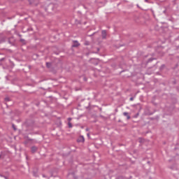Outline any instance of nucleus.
Here are the masks:
<instances>
[{
    "label": "nucleus",
    "mask_w": 179,
    "mask_h": 179,
    "mask_svg": "<svg viewBox=\"0 0 179 179\" xmlns=\"http://www.w3.org/2000/svg\"><path fill=\"white\" fill-rule=\"evenodd\" d=\"M1 156L0 155V159H1Z\"/></svg>",
    "instance_id": "9b49d317"
},
{
    "label": "nucleus",
    "mask_w": 179,
    "mask_h": 179,
    "mask_svg": "<svg viewBox=\"0 0 179 179\" xmlns=\"http://www.w3.org/2000/svg\"><path fill=\"white\" fill-rule=\"evenodd\" d=\"M148 0H145V2H148Z\"/></svg>",
    "instance_id": "1a4fd4ad"
},
{
    "label": "nucleus",
    "mask_w": 179,
    "mask_h": 179,
    "mask_svg": "<svg viewBox=\"0 0 179 179\" xmlns=\"http://www.w3.org/2000/svg\"><path fill=\"white\" fill-rule=\"evenodd\" d=\"M130 100H131V101H132V100H133V99H132V98H131V99H130Z\"/></svg>",
    "instance_id": "9d476101"
},
{
    "label": "nucleus",
    "mask_w": 179,
    "mask_h": 179,
    "mask_svg": "<svg viewBox=\"0 0 179 179\" xmlns=\"http://www.w3.org/2000/svg\"><path fill=\"white\" fill-rule=\"evenodd\" d=\"M73 47H79V43L78 41H74Z\"/></svg>",
    "instance_id": "7ed1b4c3"
},
{
    "label": "nucleus",
    "mask_w": 179,
    "mask_h": 179,
    "mask_svg": "<svg viewBox=\"0 0 179 179\" xmlns=\"http://www.w3.org/2000/svg\"><path fill=\"white\" fill-rule=\"evenodd\" d=\"M68 120H69V121H71V120H72V119L71 117H69Z\"/></svg>",
    "instance_id": "0eeeda50"
},
{
    "label": "nucleus",
    "mask_w": 179,
    "mask_h": 179,
    "mask_svg": "<svg viewBox=\"0 0 179 179\" xmlns=\"http://www.w3.org/2000/svg\"><path fill=\"white\" fill-rule=\"evenodd\" d=\"M69 128H72V124H71V122H69Z\"/></svg>",
    "instance_id": "423d86ee"
},
{
    "label": "nucleus",
    "mask_w": 179,
    "mask_h": 179,
    "mask_svg": "<svg viewBox=\"0 0 179 179\" xmlns=\"http://www.w3.org/2000/svg\"><path fill=\"white\" fill-rule=\"evenodd\" d=\"M106 35H107V32H106V31H102V37H103V38H106Z\"/></svg>",
    "instance_id": "f03ea898"
},
{
    "label": "nucleus",
    "mask_w": 179,
    "mask_h": 179,
    "mask_svg": "<svg viewBox=\"0 0 179 179\" xmlns=\"http://www.w3.org/2000/svg\"><path fill=\"white\" fill-rule=\"evenodd\" d=\"M87 136H88V137L90 136V134H87Z\"/></svg>",
    "instance_id": "6e6552de"
},
{
    "label": "nucleus",
    "mask_w": 179,
    "mask_h": 179,
    "mask_svg": "<svg viewBox=\"0 0 179 179\" xmlns=\"http://www.w3.org/2000/svg\"><path fill=\"white\" fill-rule=\"evenodd\" d=\"M123 115H124V117H127V120L131 119V116H129V115L127 112L123 113Z\"/></svg>",
    "instance_id": "f257e3e1"
},
{
    "label": "nucleus",
    "mask_w": 179,
    "mask_h": 179,
    "mask_svg": "<svg viewBox=\"0 0 179 179\" xmlns=\"http://www.w3.org/2000/svg\"><path fill=\"white\" fill-rule=\"evenodd\" d=\"M79 142H85V138L83 136L80 137Z\"/></svg>",
    "instance_id": "39448f33"
},
{
    "label": "nucleus",
    "mask_w": 179,
    "mask_h": 179,
    "mask_svg": "<svg viewBox=\"0 0 179 179\" xmlns=\"http://www.w3.org/2000/svg\"><path fill=\"white\" fill-rule=\"evenodd\" d=\"M37 151V147H32L31 148V152L34 153V152Z\"/></svg>",
    "instance_id": "20e7f679"
}]
</instances>
